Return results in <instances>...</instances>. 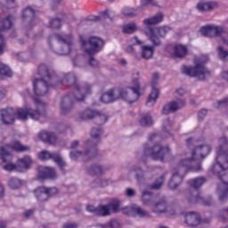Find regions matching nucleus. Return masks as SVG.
Listing matches in <instances>:
<instances>
[{
  "mask_svg": "<svg viewBox=\"0 0 228 228\" xmlns=\"http://www.w3.org/2000/svg\"><path fill=\"white\" fill-rule=\"evenodd\" d=\"M33 165V159L30 156H24L17 160L18 172H24L29 170Z\"/></svg>",
  "mask_w": 228,
  "mask_h": 228,
  "instance_id": "393cba45",
  "label": "nucleus"
},
{
  "mask_svg": "<svg viewBox=\"0 0 228 228\" xmlns=\"http://www.w3.org/2000/svg\"><path fill=\"white\" fill-rule=\"evenodd\" d=\"M119 224L117 220L110 221L105 224H96V228H118Z\"/></svg>",
  "mask_w": 228,
  "mask_h": 228,
  "instance_id": "8fccbe9b",
  "label": "nucleus"
},
{
  "mask_svg": "<svg viewBox=\"0 0 228 228\" xmlns=\"http://www.w3.org/2000/svg\"><path fill=\"white\" fill-rule=\"evenodd\" d=\"M159 22H163V14L161 12H159L151 18H147L142 21V24H144L147 28L145 33L149 37V40L153 44L154 47L161 45V40L158 35H156V30L154 28H151V26H154V24H159Z\"/></svg>",
  "mask_w": 228,
  "mask_h": 228,
  "instance_id": "ddd939ff",
  "label": "nucleus"
},
{
  "mask_svg": "<svg viewBox=\"0 0 228 228\" xmlns=\"http://www.w3.org/2000/svg\"><path fill=\"white\" fill-rule=\"evenodd\" d=\"M108 180H102L101 178H97L93 183H91L90 187L93 189L95 188H105V186H108Z\"/></svg>",
  "mask_w": 228,
  "mask_h": 228,
  "instance_id": "37998d69",
  "label": "nucleus"
},
{
  "mask_svg": "<svg viewBox=\"0 0 228 228\" xmlns=\"http://www.w3.org/2000/svg\"><path fill=\"white\" fill-rule=\"evenodd\" d=\"M155 199L156 196H154L151 191H144L142 192V200L144 206H154Z\"/></svg>",
  "mask_w": 228,
  "mask_h": 228,
  "instance_id": "2f4dec72",
  "label": "nucleus"
},
{
  "mask_svg": "<svg viewBox=\"0 0 228 228\" xmlns=\"http://www.w3.org/2000/svg\"><path fill=\"white\" fill-rule=\"evenodd\" d=\"M48 44L50 49H53V45L59 44L61 48L59 50H53L54 53L60 56H67L72 51L74 38L72 37V34H53L48 38Z\"/></svg>",
  "mask_w": 228,
  "mask_h": 228,
  "instance_id": "0eeeda50",
  "label": "nucleus"
},
{
  "mask_svg": "<svg viewBox=\"0 0 228 228\" xmlns=\"http://www.w3.org/2000/svg\"><path fill=\"white\" fill-rule=\"evenodd\" d=\"M132 85L134 86L133 87L110 89V92L114 102L115 101H118V99L126 101L128 104L136 102L140 99V82L137 78H134L132 81Z\"/></svg>",
  "mask_w": 228,
  "mask_h": 228,
  "instance_id": "39448f33",
  "label": "nucleus"
},
{
  "mask_svg": "<svg viewBox=\"0 0 228 228\" xmlns=\"http://www.w3.org/2000/svg\"><path fill=\"white\" fill-rule=\"evenodd\" d=\"M39 78L33 80V92L37 97H43L50 88H56L54 70L45 64L39 65L37 69Z\"/></svg>",
  "mask_w": 228,
  "mask_h": 228,
  "instance_id": "7ed1b4c3",
  "label": "nucleus"
},
{
  "mask_svg": "<svg viewBox=\"0 0 228 228\" xmlns=\"http://www.w3.org/2000/svg\"><path fill=\"white\" fill-rule=\"evenodd\" d=\"M200 33L203 35V37H216L217 35H220V33H223L224 27H215L213 25H208L205 27H202L200 28Z\"/></svg>",
  "mask_w": 228,
  "mask_h": 228,
  "instance_id": "4be33fe9",
  "label": "nucleus"
},
{
  "mask_svg": "<svg viewBox=\"0 0 228 228\" xmlns=\"http://www.w3.org/2000/svg\"><path fill=\"white\" fill-rule=\"evenodd\" d=\"M95 113L96 114L94 118L97 126H102L103 124H106V122H108V117H106V115L101 114L96 110H95Z\"/></svg>",
  "mask_w": 228,
  "mask_h": 228,
  "instance_id": "79ce46f5",
  "label": "nucleus"
},
{
  "mask_svg": "<svg viewBox=\"0 0 228 228\" xmlns=\"http://www.w3.org/2000/svg\"><path fill=\"white\" fill-rule=\"evenodd\" d=\"M188 54V48L182 45H176L174 47V56L175 58H184Z\"/></svg>",
  "mask_w": 228,
  "mask_h": 228,
  "instance_id": "72a5a7b5",
  "label": "nucleus"
},
{
  "mask_svg": "<svg viewBox=\"0 0 228 228\" xmlns=\"http://www.w3.org/2000/svg\"><path fill=\"white\" fill-rule=\"evenodd\" d=\"M39 138L45 143H56V134L54 133L43 131L39 134Z\"/></svg>",
  "mask_w": 228,
  "mask_h": 228,
  "instance_id": "cd10ccee",
  "label": "nucleus"
},
{
  "mask_svg": "<svg viewBox=\"0 0 228 228\" xmlns=\"http://www.w3.org/2000/svg\"><path fill=\"white\" fill-rule=\"evenodd\" d=\"M204 220L200 219V216L191 212L185 215V224L189 225V227H197V225H200V224H204Z\"/></svg>",
  "mask_w": 228,
  "mask_h": 228,
  "instance_id": "5701e85b",
  "label": "nucleus"
},
{
  "mask_svg": "<svg viewBox=\"0 0 228 228\" xmlns=\"http://www.w3.org/2000/svg\"><path fill=\"white\" fill-rule=\"evenodd\" d=\"M10 151H16V152H29L31 147L23 145L19 141L5 144L4 146L0 147V161L3 163H12L13 156Z\"/></svg>",
  "mask_w": 228,
  "mask_h": 228,
  "instance_id": "f8f14e48",
  "label": "nucleus"
},
{
  "mask_svg": "<svg viewBox=\"0 0 228 228\" xmlns=\"http://www.w3.org/2000/svg\"><path fill=\"white\" fill-rule=\"evenodd\" d=\"M87 22H99L101 20V16L89 15L86 18Z\"/></svg>",
  "mask_w": 228,
  "mask_h": 228,
  "instance_id": "052dcab7",
  "label": "nucleus"
},
{
  "mask_svg": "<svg viewBox=\"0 0 228 228\" xmlns=\"http://www.w3.org/2000/svg\"><path fill=\"white\" fill-rule=\"evenodd\" d=\"M228 169V140L223 136L219 139V146L216 150V163L212 166L214 175H217L222 182L217 185L219 200L225 202L228 199V173L222 175Z\"/></svg>",
  "mask_w": 228,
  "mask_h": 228,
  "instance_id": "f03ea898",
  "label": "nucleus"
},
{
  "mask_svg": "<svg viewBox=\"0 0 228 228\" xmlns=\"http://www.w3.org/2000/svg\"><path fill=\"white\" fill-rule=\"evenodd\" d=\"M95 110L92 109H86L78 113L79 120H92L95 118Z\"/></svg>",
  "mask_w": 228,
  "mask_h": 228,
  "instance_id": "7c9ffc66",
  "label": "nucleus"
},
{
  "mask_svg": "<svg viewBox=\"0 0 228 228\" xmlns=\"http://www.w3.org/2000/svg\"><path fill=\"white\" fill-rule=\"evenodd\" d=\"M165 177H167V174L157 178L155 182L150 185V190H159L161 186H163V183H165Z\"/></svg>",
  "mask_w": 228,
  "mask_h": 228,
  "instance_id": "ea45409f",
  "label": "nucleus"
},
{
  "mask_svg": "<svg viewBox=\"0 0 228 228\" xmlns=\"http://www.w3.org/2000/svg\"><path fill=\"white\" fill-rule=\"evenodd\" d=\"M89 65L90 67H93V69H97V67H99V61L95 60V58L90 57Z\"/></svg>",
  "mask_w": 228,
  "mask_h": 228,
  "instance_id": "680f3d73",
  "label": "nucleus"
},
{
  "mask_svg": "<svg viewBox=\"0 0 228 228\" xmlns=\"http://www.w3.org/2000/svg\"><path fill=\"white\" fill-rule=\"evenodd\" d=\"M38 179H56L58 175L53 167L39 166L37 167Z\"/></svg>",
  "mask_w": 228,
  "mask_h": 228,
  "instance_id": "412c9836",
  "label": "nucleus"
},
{
  "mask_svg": "<svg viewBox=\"0 0 228 228\" xmlns=\"http://www.w3.org/2000/svg\"><path fill=\"white\" fill-rule=\"evenodd\" d=\"M87 173L90 175H102V174H104V169L99 165H94L87 168Z\"/></svg>",
  "mask_w": 228,
  "mask_h": 228,
  "instance_id": "4c0bfd02",
  "label": "nucleus"
},
{
  "mask_svg": "<svg viewBox=\"0 0 228 228\" xmlns=\"http://www.w3.org/2000/svg\"><path fill=\"white\" fill-rule=\"evenodd\" d=\"M5 163L7 164L3 167L4 170H6L7 172H13V170H17V172H19V167H17V164H12L10 162Z\"/></svg>",
  "mask_w": 228,
  "mask_h": 228,
  "instance_id": "5fc2aeb1",
  "label": "nucleus"
},
{
  "mask_svg": "<svg viewBox=\"0 0 228 228\" xmlns=\"http://www.w3.org/2000/svg\"><path fill=\"white\" fill-rule=\"evenodd\" d=\"M109 214L111 213H118V209L120 208V200H112L109 204L106 205Z\"/></svg>",
  "mask_w": 228,
  "mask_h": 228,
  "instance_id": "e433bc0d",
  "label": "nucleus"
},
{
  "mask_svg": "<svg viewBox=\"0 0 228 228\" xmlns=\"http://www.w3.org/2000/svg\"><path fill=\"white\" fill-rule=\"evenodd\" d=\"M45 191L48 195V198L53 197V195H56V193H58V189L56 187H45Z\"/></svg>",
  "mask_w": 228,
  "mask_h": 228,
  "instance_id": "bf43d9fd",
  "label": "nucleus"
},
{
  "mask_svg": "<svg viewBox=\"0 0 228 228\" xmlns=\"http://www.w3.org/2000/svg\"><path fill=\"white\" fill-rule=\"evenodd\" d=\"M139 124L142 127H151L152 124H154V120L152 119V116L149 113L141 114L139 118Z\"/></svg>",
  "mask_w": 228,
  "mask_h": 228,
  "instance_id": "c85d7f7f",
  "label": "nucleus"
},
{
  "mask_svg": "<svg viewBox=\"0 0 228 228\" xmlns=\"http://www.w3.org/2000/svg\"><path fill=\"white\" fill-rule=\"evenodd\" d=\"M154 56V46L142 45L141 46V58L143 60H151Z\"/></svg>",
  "mask_w": 228,
  "mask_h": 228,
  "instance_id": "bb28decb",
  "label": "nucleus"
},
{
  "mask_svg": "<svg viewBox=\"0 0 228 228\" xmlns=\"http://www.w3.org/2000/svg\"><path fill=\"white\" fill-rule=\"evenodd\" d=\"M186 143L191 151L181 157L178 167L168 182L169 190H177L188 172H202V165L197 161L208 158L212 151L211 145L200 144V140L193 137L186 139Z\"/></svg>",
  "mask_w": 228,
  "mask_h": 228,
  "instance_id": "f257e3e1",
  "label": "nucleus"
},
{
  "mask_svg": "<svg viewBox=\"0 0 228 228\" xmlns=\"http://www.w3.org/2000/svg\"><path fill=\"white\" fill-rule=\"evenodd\" d=\"M157 29V33L158 35H159V37H165L167 35V33H168V31H170L172 28L168 26H165V27H160Z\"/></svg>",
  "mask_w": 228,
  "mask_h": 228,
  "instance_id": "864d4df0",
  "label": "nucleus"
},
{
  "mask_svg": "<svg viewBox=\"0 0 228 228\" xmlns=\"http://www.w3.org/2000/svg\"><path fill=\"white\" fill-rule=\"evenodd\" d=\"M113 12L112 11H104L103 12H102V16L104 17V19H110V20H113Z\"/></svg>",
  "mask_w": 228,
  "mask_h": 228,
  "instance_id": "0e129e2a",
  "label": "nucleus"
},
{
  "mask_svg": "<svg viewBox=\"0 0 228 228\" xmlns=\"http://www.w3.org/2000/svg\"><path fill=\"white\" fill-rule=\"evenodd\" d=\"M83 55H77L75 59H73V65L75 67H83Z\"/></svg>",
  "mask_w": 228,
  "mask_h": 228,
  "instance_id": "13d9d810",
  "label": "nucleus"
},
{
  "mask_svg": "<svg viewBox=\"0 0 228 228\" xmlns=\"http://www.w3.org/2000/svg\"><path fill=\"white\" fill-rule=\"evenodd\" d=\"M110 212L106 205H102L96 208V216H108Z\"/></svg>",
  "mask_w": 228,
  "mask_h": 228,
  "instance_id": "09e8293b",
  "label": "nucleus"
},
{
  "mask_svg": "<svg viewBox=\"0 0 228 228\" xmlns=\"http://www.w3.org/2000/svg\"><path fill=\"white\" fill-rule=\"evenodd\" d=\"M186 102L184 100H176L170 102L164 105L162 109L163 115H168L169 113H175V111L181 110V108H184Z\"/></svg>",
  "mask_w": 228,
  "mask_h": 228,
  "instance_id": "6ab92c4d",
  "label": "nucleus"
},
{
  "mask_svg": "<svg viewBox=\"0 0 228 228\" xmlns=\"http://www.w3.org/2000/svg\"><path fill=\"white\" fill-rule=\"evenodd\" d=\"M154 213H168L169 215H175V208L167 205V200L161 199L152 206Z\"/></svg>",
  "mask_w": 228,
  "mask_h": 228,
  "instance_id": "f3484780",
  "label": "nucleus"
},
{
  "mask_svg": "<svg viewBox=\"0 0 228 228\" xmlns=\"http://www.w3.org/2000/svg\"><path fill=\"white\" fill-rule=\"evenodd\" d=\"M136 29H138V27L133 22L122 27V32L125 33V35H133Z\"/></svg>",
  "mask_w": 228,
  "mask_h": 228,
  "instance_id": "a19ab883",
  "label": "nucleus"
},
{
  "mask_svg": "<svg viewBox=\"0 0 228 228\" xmlns=\"http://www.w3.org/2000/svg\"><path fill=\"white\" fill-rule=\"evenodd\" d=\"M36 110L31 108L18 109L15 110V117L18 120H28V118H32V120H40L44 122L47 118V114L45 112V103L40 101V99L34 100Z\"/></svg>",
  "mask_w": 228,
  "mask_h": 228,
  "instance_id": "423d86ee",
  "label": "nucleus"
},
{
  "mask_svg": "<svg viewBox=\"0 0 228 228\" xmlns=\"http://www.w3.org/2000/svg\"><path fill=\"white\" fill-rule=\"evenodd\" d=\"M228 106V98H224L223 100L218 101L214 103V108H226Z\"/></svg>",
  "mask_w": 228,
  "mask_h": 228,
  "instance_id": "6e6d98bb",
  "label": "nucleus"
},
{
  "mask_svg": "<svg viewBox=\"0 0 228 228\" xmlns=\"http://www.w3.org/2000/svg\"><path fill=\"white\" fill-rule=\"evenodd\" d=\"M122 14L125 17H136V15H138V10L130 7H125L122 11Z\"/></svg>",
  "mask_w": 228,
  "mask_h": 228,
  "instance_id": "de8ad7c7",
  "label": "nucleus"
},
{
  "mask_svg": "<svg viewBox=\"0 0 228 228\" xmlns=\"http://www.w3.org/2000/svg\"><path fill=\"white\" fill-rule=\"evenodd\" d=\"M131 42L134 45H142L143 41L140 40L138 37L134 36L132 39Z\"/></svg>",
  "mask_w": 228,
  "mask_h": 228,
  "instance_id": "69168bd1",
  "label": "nucleus"
},
{
  "mask_svg": "<svg viewBox=\"0 0 228 228\" xmlns=\"http://www.w3.org/2000/svg\"><path fill=\"white\" fill-rule=\"evenodd\" d=\"M159 81V74L153 73L151 82V93L149 95V98L146 102V106L149 108L154 106L156 104V101H158V97H159V90L156 88L158 86V82Z\"/></svg>",
  "mask_w": 228,
  "mask_h": 228,
  "instance_id": "dca6fc26",
  "label": "nucleus"
},
{
  "mask_svg": "<svg viewBox=\"0 0 228 228\" xmlns=\"http://www.w3.org/2000/svg\"><path fill=\"white\" fill-rule=\"evenodd\" d=\"M8 186L11 188V190H19V188L22 186V180L17 177H11L8 180Z\"/></svg>",
  "mask_w": 228,
  "mask_h": 228,
  "instance_id": "58836bf2",
  "label": "nucleus"
},
{
  "mask_svg": "<svg viewBox=\"0 0 228 228\" xmlns=\"http://www.w3.org/2000/svg\"><path fill=\"white\" fill-rule=\"evenodd\" d=\"M168 156H170L168 146L163 147L161 144H155L153 147H149L148 144H144L143 156L141 159L143 163H145L147 158H151L154 161H165Z\"/></svg>",
  "mask_w": 228,
  "mask_h": 228,
  "instance_id": "9b49d317",
  "label": "nucleus"
},
{
  "mask_svg": "<svg viewBox=\"0 0 228 228\" xmlns=\"http://www.w3.org/2000/svg\"><path fill=\"white\" fill-rule=\"evenodd\" d=\"M101 101L104 104H110V102H115V101L113 100V96L111 95V93L110 90L102 94Z\"/></svg>",
  "mask_w": 228,
  "mask_h": 228,
  "instance_id": "49530a36",
  "label": "nucleus"
},
{
  "mask_svg": "<svg viewBox=\"0 0 228 228\" xmlns=\"http://www.w3.org/2000/svg\"><path fill=\"white\" fill-rule=\"evenodd\" d=\"M135 175V179L139 183H142L145 179V171L142 170V167L139 166L134 165L130 167V174Z\"/></svg>",
  "mask_w": 228,
  "mask_h": 228,
  "instance_id": "c756f323",
  "label": "nucleus"
},
{
  "mask_svg": "<svg viewBox=\"0 0 228 228\" xmlns=\"http://www.w3.org/2000/svg\"><path fill=\"white\" fill-rule=\"evenodd\" d=\"M206 177L200 176L196 178H192L188 180L187 183L191 188H193L194 191L188 192L187 194V200L191 203H197V204H202L203 206H211L212 202L211 200H206L204 197H202V194L199 192V188H201V186H204L206 184Z\"/></svg>",
  "mask_w": 228,
  "mask_h": 228,
  "instance_id": "9d476101",
  "label": "nucleus"
},
{
  "mask_svg": "<svg viewBox=\"0 0 228 228\" xmlns=\"http://www.w3.org/2000/svg\"><path fill=\"white\" fill-rule=\"evenodd\" d=\"M206 115H208V110L202 109L201 110H200L198 113L199 120H202L204 117H206Z\"/></svg>",
  "mask_w": 228,
  "mask_h": 228,
  "instance_id": "338daca9",
  "label": "nucleus"
},
{
  "mask_svg": "<svg viewBox=\"0 0 228 228\" xmlns=\"http://www.w3.org/2000/svg\"><path fill=\"white\" fill-rule=\"evenodd\" d=\"M50 28L53 29H60L61 28V20L56 18L50 21Z\"/></svg>",
  "mask_w": 228,
  "mask_h": 228,
  "instance_id": "603ef678",
  "label": "nucleus"
},
{
  "mask_svg": "<svg viewBox=\"0 0 228 228\" xmlns=\"http://www.w3.org/2000/svg\"><path fill=\"white\" fill-rule=\"evenodd\" d=\"M22 18L25 20L28 19L30 28L35 24V22H39L40 20L35 16V10H33L31 7H27L23 10Z\"/></svg>",
  "mask_w": 228,
  "mask_h": 228,
  "instance_id": "a878e982",
  "label": "nucleus"
},
{
  "mask_svg": "<svg viewBox=\"0 0 228 228\" xmlns=\"http://www.w3.org/2000/svg\"><path fill=\"white\" fill-rule=\"evenodd\" d=\"M209 58L208 55H201L194 59V67L183 66L182 69L183 74L190 76L191 77H198L200 81H204L210 72L208 68H206V63H208Z\"/></svg>",
  "mask_w": 228,
  "mask_h": 228,
  "instance_id": "1a4fd4ad",
  "label": "nucleus"
},
{
  "mask_svg": "<svg viewBox=\"0 0 228 228\" xmlns=\"http://www.w3.org/2000/svg\"><path fill=\"white\" fill-rule=\"evenodd\" d=\"M123 213L125 215H127V216H140L141 218H145V216H150L148 211L143 210L142 208L136 205L124 208Z\"/></svg>",
  "mask_w": 228,
  "mask_h": 228,
  "instance_id": "aec40b11",
  "label": "nucleus"
},
{
  "mask_svg": "<svg viewBox=\"0 0 228 228\" xmlns=\"http://www.w3.org/2000/svg\"><path fill=\"white\" fill-rule=\"evenodd\" d=\"M82 47L86 54H97L104 47V40L98 37H91L88 41H82Z\"/></svg>",
  "mask_w": 228,
  "mask_h": 228,
  "instance_id": "2eb2a0df",
  "label": "nucleus"
},
{
  "mask_svg": "<svg viewBox=\"0 0 228 228\" xmlns=\"http://www.w3.org/2000/svg\"><path fill=\"white\" fill-rule=\"evenodd\" d=\"M53 161L54 163H57L61 170H65V167H67V163L65 162V160H63V159L59 153H57Z\"/></svg>",
  "mask_w": 228,
  "mask_h": 228,
  "instance_id": "3c124183",
  "label": "nucleus"
},
{
  "mask_svg": "<svg viewBox=\"0 0 228 228\" xmlns=\"http://www.w3.org/2000/svg\"><path fill=\"white\" fill-rule=\"evenodd\" d=\"M56 156H58V153H51L48 151H43L38 153V159H41V161H47V159H53V161H54Z\"/></svg>",
  "mask_w": 228,
  "mask_h": 228,
  "instance_id": "c9c22d12",
  "label": "nucleus"
},
{
  "mask_svg": "<svg viewBox=\"0 0 228 228\" xmlns=\"http://www.w3.org/2000/svg\"><path fill=\"white\" fill-rule=\"evenodd\" d=\"M149 4H155L154 0H141V10H143V8L149 6Z\"/></svg>",
  "mask_w": 228,
  "mask_h": 228,
  "instance_id": "e2e57ef3",
  "label": "nucleus"
},
{
  "mask_svg": "<svg viewBox=\"0 0 228 228\" xmlns=\"http://www.w3.org/2000/svg\"><path fill=\"white\" fill-rule=\"evenodd\" d=\"M216 37H221L223 43L228 45V31L225 28H223V32H219Z\"/></svg>",
  "mask_w": 228,
  "mask_h": 228,
  "instance_id": "4d7b16f0",
  "label": "nucleus"
},
{
  "mask_svg": "<svg viewBox=\"0 0 228 228\" xmlns=\"http://www.w3.org/2000/svg\"><path fill=\"white\" fill-rule=\"evenodd\" d=\"M54 77L57 79V81L54 82L55 87L66 86L67 88H73L75 94H84L86 95L92 94V87L90 85L86 84L79 87V85H77V78L74 73H68L64 74L62 77H59L56 75V72H54Z\"/></svg>",
  "mask_w": 228,
  "mask_h": 228,
  "instance_id": "6e6552de",
  "label": "nucleus"
},
{
  "mask_svg": "<svg viewBox=\"0 0 228 228\" xmlns=\"http://www.w3.org/2000/svg\"><path fill=\"white\" fill-rule=\"evenodd\" d=\"M0 120L5 126H12L15 122V110L13 108L0 110Z\"/></svg>",
  "mask_w": 228,
  "mask_h": 228,
  "instance_id": "a211bd4d",
  "label": "nucleus"
},
{
  "mask_svg": "<svg viewBox=\"0 0 228 228\" xmlns=\"http://www.w3.org/2000/svg\"><path fill=\"white\" fill-rule=\"evenodd\" d=\"M62 228H77V224L68 223V224H64Z\"/></svg>",
  "mask_w": 228,
  "mask_h": 228,
  "instance_id": "774afa93",
  "label": "nucleus"
},
{
  "mask_svg": "<svg viewBox=\"0 0 228 228\" xmlns=\"http://www.w3.org/2000/svg\"><path fill=\"white\" fill-rule=\"evenodd\" d=\"M46 191L45 187H38L35 190V195L39 202L49 200V196Z\"/></svg>",
  "mask_w": 228,
  "mask_h": 228,
  "instance_id": "473e14b6",
  "label": "nucleus"
},
{
  "mask_svg": "<svg viewBox=\"0 0 228 228\" xmlns=\"http://www.w3.org/2000/svg\"><path fill=\"white\" fill-rule=\"evenodd\" d=\"M102 134V129L101 127H94L91 130V136L93 140H88L84 144L85 151H72L69 153V158L72 161H76L78 158H83L84 161H90V159L97 156V143L101 140Z\"/></svg>",
  "mask_w": 228,
  "mask_h": 228,
  "instance_id": "20e7f679",
  "label": "nucleus"
},
{
  "mask_svg": "<svg viewBox=\"0 0 228 228\" xmlns=\"http://www.w3.org/2000/svg\"><path fill=\"white\" fill-rule=\"evenodd\" d=\"M0 31H4V29H11L13 26V16L8 15L4 19H3L0 22Z\"/></svg>",
  "mask_w": 228,
  "mask_h": 228,
  "instance_id": "f704fd0d",
  "label": "nucleus"
},
{
  "mask_svg": "<svg viewBox=\"0 0 228 228\" xmlns=\"http://www.w3.org/2000/svg\"><path fill=\"white\" fill-rule=\"evenodd\" d=\"M86 95V94H85L74 93V94H66L62 96L60 105L61 115L70 113V111H72V108H74V101H85Z\"/></svg>",
  "mask_w": 228,
  "mask_h": 228,
  "instance_id": "4468645a",
  "label": "nucleus"
},
{
  "mask_svg": "<svg viewBox=\"0 0 228 228\" xmlns=\"http://www.w3.org/2000/svg\"><path fill=\"white\" fill-rule=\"evenodd\" d=\"M172 121H170V118H167L163 121V125H162V128L164 133H166L167 138H168V136H171L170 131H172Z\"/></svg>",
  "mask_w": 228,
  "mask_h": 228,
  "instance_id": "c03bdc74",
  "label": "nucleus"
},
{
  "mask_svg": "<svg viewBox=\"0 0 228 228\" xmlns=\"http://www.w3.org/2000/svg\"><path fill=\"white\" fill-rule=\"evenodd\" d=\"M0 76H5L6 77H12V69H10V68L4 63L0 62Z\"/></svg>",
  "mask_w": 228,
  "mask_h": 228,
  "instance_id": "a18cd8bd",
  "label": "nucleus"
},
{
  "mask_svg": "<svg viewBox=\"0 0 228 228\" xmlns=\"http://www.w3.org/2000/svg\"><path fill=\"white\" fill-rule=\"evenodd\" d=\"M216 8H218V3L216 1H201L196 4V10L198 12H213Z\"/></svg>",
  "mask_w": 228,
  "mask_h": 228,
  "instance_id": "b1692460",
  "label": "nucleus"
}]
</instances>
